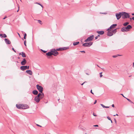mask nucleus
<instances>
[{
  "label": "nucleus",
  "instance_id": "38",
  "mask_svg": "<svg viewBox=\"0 0 134 134\" xmlns=\"http://www.w3.org/2000/svg\"><path fill=\"white\" fill-rule=\"evenodd\" d=\"M80 52H81V53H85V52L84 51H80Z\"/></svg>",
  "mask_w": 134,
  "mask_h": 134
},
{
  "label": "nucleus",
  "instance_id": "48",
  "mask_svg": "<svg viewBox=\"0 0 134 134\" xmlns=\"http://www.w3.org/2000/svg\"><path fill=\"white\" fill-rule=\"evenodd\" d=\"M114 121H115V123H116V119H114Z\"/></svg>",
  "mask_w": 134,
  "mask_h": 134
},
{
  "label": "nucleus",
  "instance_id": "46",
  "mask_svg": "<svg viewBox=\"0 0 134 134\" xmlns=\"http://www.w3.org/2000/svg\"><path fill=\"white\" fill-rule=\"evenodd\" d=\"M111 106L113 107H114V104H112V105H111Z\"/></svg>",
  "mask_w": 134,
  "mask_h": 134
},
{
  "label": "nucleus",
  "instance_id": "11",
  "mask_svg": "<svg viewBox=\"0 0 134 134\" xmlns=\"http://www.w3.org/2000/svg\"><path fill=\"white\" fill-rule=\"evenodd\" d=\"M52 50L54 51V52L53 53L52 55H53L55 56H56L59 54V53L57 52V51L55 49H52Z\"/></svg>",
  "mask_w": 134,
  "mask_h": 134
},
{
  "label": "nucleus",
  "instance_id": "45",
  "mask_svg": "<svg viewBox=\"0 0 134 134\" xmlns=\"http://www.w3.org/2000/svg\"><path fill=\"white\" fill-rule=\"evenodd\" d=\"M93 115L94 116H97V115H96V114H95L94 113H93Z\"/></svg>",
  "mask_w": 134,
  "mask_h": 134
},
{
  "label": "nucleus",
  "instance_id": "6",
  "mask_svg": "<svg viewBox=\"0 0 134 134\" xmlns=\"http://www.w3.org/2000/svg\"><path fill=\"white\" fill-rule=\"evenodd\" d=\"M92 42H90L88 43H83L82 44V46L85 47H89L92 45Z\"/></svg>",
  "mask_w": 134,
  "mask_h": 134
},
{
  "label": "nucleus",
  "instance_id": "32",
  "mask_svg": "<svg viewBox=\"0 0 134 134\" xmlns=\"http://www.w3.org/2000/svg\"><path fill=\"white\" fill-rule=\"evenodd\" d=\"M38 23L40 24H42V21L40 20H38Z\"/></svg>",
  "mask_w": 134,
  "mask_h": 134
},
{
  "label": "nucleus",
  "instance_id": "63",
  "mask_svg": "<svg viewBox=\"0 0 134 134\" xmlns=\"http://www.w3.org/2000/svg\"><path fill=\"white\" fill-rule=\"evenodd\" d=\"M18 35H19V36L20 37V34H19V33H18Z\"/></svg>",
  "mask_w": 134,
  "mask_h": 134
},
{
  "label": "nucleus",
  "instance_id": "15",
  "mask_svg": "<svg viewBox=\"0 0 134 134\" xmlns=\"http://www.w3.org/2000/svg\"><path fill=\"white\" fill-rule=\"evenodd\" d=\"M27 62V61L26 59L24 58H23V60L21 62V64L22 65H25Z\"/></svg>",
  "mask_w": 134,
  "mask_h": 134
},
{
  "label": "nucleus",
  "instance_id": "57",
  "mask_svg": "<svg viewBox=\"0 0 134 134\" xmlns=\"http://www.w3.org/2000/svg\"><path fill=\"white\" fill-rule=\"evenodd\" d=\"M19 55H21L22 54V53H19Z\"/></svg>",
  "mask_w": 134,
  "mask_h": 134
},
{
  "label": "nucleus",
  "instance_id": "37",
  "mask_svg": "<svg viewBox=\"0 0 134 134\" xmlns=\"http://www.w3.org/2000/svg\"><path fill=\"white\" fill-rule=\"evenodd\" d=\"M38 5H40L42 7V8H43V5H42L40 3H39L38 4Z\"/></svg>",
  "mask_w": 134,
  "mask_h": 134
},
{
  "label": "nucleus",
  "instance_id": "39",
  "mask_svg": "<svg viewBox=\"0 0 134 134\" xmlns=\"http://www.w3.org/2000/svg\"><path fill=\"white\" fill-rule=\"evenodd\" d=\"M12 49L14 51V52H15V53L16 52V51L15 50V49H14V48H12Z\"/></svg>",
  "mask_w": 134,
  "mask_h": 134
},
{
  "label": "nucleus",
  "instance_id": "7",
  "mask_svg": "<svg viewBox=\"0 0 134 134\" xmlns=\"http://www.w3.org/2000/svg\"><path fill=\"white\" fill-rule=\"evenodd\" d=\"M108 32L107 33V35L109 36H112L113 34L112 31H111V29L108 30V29L107 30Z\"/></svg>",
  "mask_w": 134,
  "mask_h": 134
},
{
  "label": "nucleus",
  "instance_id": "55",
  "mask_svg": "<svg viewBox=\"0 0 134 134\" xmlns=\"http://www.w3.org/2000/svg\"><path fill=\"white\" fill-rule=\"evenodd\" d=\"M133 66L134 68V63H133Z\"/></svg>",
  "mask_w": 134,
  "mask_h": 134
},
{
  "label": "nucleus",
  "instance_id": "50",
  "mask_svg": "<svg viewBox=\"0 0 134 134\" xmlns=\"http://www.w3.org/2000/svg\"><path fill=\"white\" fill-rule=\"evenodd\" d=\"M7 17V16H5L4 17V18H3V19H5Z\"/></svg>",
  "mask_w": 134,
  "mask_h": 134
},
{
  "label": "nucleus",
  "instance_id": "19",
  "mask_svg": "<svg viewBox=\"0 0 134 134\" xmlns=\"http://www.w3.org/2000/svg\"><path fill=\"white\" fill-rule=\"evenodd\" d=\"M0 37L1 38H6L7 37V35L5 34H0Z\"/></svg>",
  "mask_w": 134,
  "mask_h": 134
},
{
  "label": "nucleus",
  "instance_id": "18",
  "mask_svg": "<svg viewBox=\"0 0 134 134\" xmlns=\"http://www.w3.org/2000/svg\"><path fill=\"white\" fill-rule=\"evenodd\" d=\"M26 72L30 75H32V71L30 70H26Z\"/></svg>",
  "mask_w": 134,
  "mask_h": 134
},
{
  "label": "nucleus",
  "instance_id": "2",
  "mask_svg": "<svg viewBox=\"0 0 134 134\" xmlns=\"http://www.w3.org/2000/svg\"><path fill=\"white\" fill-rule=\"evenodd\" d=\"M130 14L125 12H122V18L123 19L130 18Z\"/></svg>",
  "mask_w": 134,
  "mask_h": 134
},
{
  "label": "nucleus",
  "instance_id": "30",
  "mask_svg": "<svg viewBox=\"0 0 134 134\" xmlns=\"http://www.w3.org/2000/svg\"><path fill=\"white\" fill-rule=\"evenodd\" d=\"M126 98L127 99V100H128L129 102H130L131 103H133V102H132V101H131L130 99H129L128 98Z\"/></svg>",
  "mask_w": 134,
  "mask_h": 134
},
{
  "label": "nucleus",
  "instance_id": "64",
  "mask_svg": "<svg viewBox=\"0 0 134 134\" xmlns=\"http://www.w3.org/2000/svg\"><path fill=\"white\" fill-rule=\"evenodd\" d=\"M18 59H20V57H18Z\"/></svg>",
  "mask_w": 134,
  "mask_h": 134
},
{
  "label": "nucleus",
  "instance_id": "42",
  "mask_svg": "<svg viewBox=\"0 0 134 134\" xmlns=\"http://www.w3.org/2000/svg\"><path fill=\"white\" fill-rule=\"evenodd\" d=\"M97 101L96 100H95L94 102V104H96V103H97Z\"/></svg>",
  "mask_w": 134,
  "mask_h": 134
},
{
  "label": "nucleus",
  "instance_id": "26",
  "mask_svg": "<svg viewBox=\"0 0 134 134\" xmlns=\"http://www.w3.org/2000/svg\"><path fill=\"white\" fill-rule=\"evenodd\" d=\"M102 106V107L103 108H109V106H106L102 104H100Z\"/></svg>",
  "mask_w": 134,
  "mask_h": 134
},
{
  "label": "nucleus",
  "instance_id": "62",
  "mask_svg": "<svg viewBox=\"0 0 134 134\" xmlns=\"http://www.w3.org/2000/svg\"><path fill=\"white\" fill-rule=\"evenodd\" d=\"M47 103V102H44V103Z\"/></svg>",
  "mask_w": 134,
  "mask_h": 134
},
{
  "label": "nucleus",
  "instance_id": "52",
  "mask_svg": "<svg viewBox=\"0 0 134 134\" xmlns=\"http://www.w3.org/2000/svg\"><path fill=\"white\" fill-rule=\"evenodd\" d=\"M121 95H122V96H123L125 98H126V97H125L124 96V95H123V94H121Z\"/></svg>",
  "mask_w": 134,
  "mask_h": 134
},
{
  "label": "nucleus",
  "instance_id": "28",
  "mask_svg": "<svg viewBox=\"0 0 134 134\" xmlns=\"http://www.w3.org/2000/svg\"><path fill=\"white\" fill-rule=\"evenodd\" d=\"M57 51H62V48H59L55 49Z\"/></svg>",
  "mask_w": 134,
  "mask_h": 134
},
{
  "label": "nucleus",
  "instance_id": "49",
  "mask_svg": "<svg viewBox=\"0 0 134 134\" xmlns=\"http://www.w3.org/2000/svg\"><path fill=\"white\" fill-rule=\"evenodd\" d=\"M18 10L17 11V12H18L19 11V6H18Z\"/></svg>",
  "mask_w": 134,
  "mask_h": 134
},
{
  "label": "nucleus",
  "instance_id": "20",
  "mask_svg": "<svg viewBox=\"0 0 134 134\" xmlns=\"http://www.w3.org/2000/svg\"><path fill=\"white\" fill-rule=\"evenodd\" d=\"M22 104H16V107L18 109H22Z\"/></svg>",
  "mask_w": 134,
  "mask_h": 134
},
{
  "label": "nucleus",
  "instance_id": "4",
  "mask_svg": "<svg viewBox=\"0 0 134 134\" xmlns=\"http://www.w3.org/2000/svg\"><path fill=\"white\" fill-rule=\"evenodd\" d=\"M36 87L39 92L40 93H42V92L43 90V88L42 86H40L38 84H37L36 85Z\"/></svg>",
  "mask_w": 134,
  "mask_h": 134
},
{
  "label": "nucleus",
  "instance_id": "36",
  "mask_svg": "<svg viewBox=\"0 0 134 134\" xmlns=\"http://www.w3.org/2000/svg\"><path fill=\"white\" fill-rule=\"evenodd\" d=\"M107 118L109 120H111V118L109 116H108L107 117Z\"/></svg>",
  "mask_w": 134,
  "mask_h": 134
},
{
  "label": "nucleus",
  "instance_id": "31",
  "mask_svg": "<svg viewBox=\"0 0 134 134\" xmlns=\"http://www.w3.org/2000/svg\"><path fill=\"white\" fill-rule=\"evenodd\" d=\"M26 40H25L24 41V44L25 46H26Z\"/></svg>",
  "mask_w": 134,
  "mask_h": 134
},
{
  "label": "nucleus",
  "instance_id": "5",
  "mask_svg": "<svg viewBox=\"0 0 134 134\" xmlns=\"http://www.w3.org/2000/svg\"><path fill=\"white\" fill-rule=\"evenodd\" d=\"M115 15L117 19L118 20H119L121 18V16H122V12L116 13Z\"/></svg>",
  "mask_w": 134,
  "mask_h": 134
},
{
  "label": "nucleus",
  "instance_id": "51",
  "mask_svg": "<svg viewBox=\"0 0 134 134\" xmlns=\"http://www.w3.org/2000/svg\"><path fill=\"white\" fill-rule=\"evenodd\" d=\"M39 3H38V2H36L35 3L36 4H38Z\"/></svg>",
  "mask_w": 134,
  "mask_h": 134
},
{
  "label": "nucleus",
  "instance_id": "23",
  "mask_svg": "<svg viewBox=\"0 0 134 134\" xmlns=\"http://www.w3.org/2000/svg\"><path fill=\"white\" fill-rule=\"evenodd\" d=\"M22 57L23 58H25L26 57V55L25 53L24 52H22Z\"/></svg>",
  "mask_w": 134,
  "mask_h": 134
},
{
  "label": "nucleus",
  "instance_id": "14",
  "mask_svg": "<svg viewBox=\"0 0 134 134\" xmlns=\"http://www.w3.org/2000/svg\"><path fill=\"white\" fill-rule=\"evenodd\" d=\"M117 26L116 24H114L111 25L109 28H108V30L111 29H112L115 28L116 27V26Z\"/></svg>",
  "mask_w": 134,
  "mask_h": 134
},
{
  "label": "nucleus",
  "instance_id": "9",
  "mask_svg": "<svg viewBox=\"0 0 134 134\" xmlns=\"http://www.w3.org/2000/svg\"><path fill=\"white\" fill-rule=\"evenodd\" d=\"M54 51H53L52 49H51L50 51L48 52L46 54V55L47 56H50L52 55L53 53L54 52Z\"/></svg>",
  "mask_w": 134,
  "mask_h": 134
},
{
  "label": "nucleus",
  "instance_id": "21",
  "mask_svg": "<svg viewBox=\"0 0 134 134\" xmlns=\"http://www.w3.org/2000/svg\"><path fill=\"white\" fill-rule=\"evenodd\" d=\"M32 93L34 95H36L38 94V92L36 90H34L32 91Z\"/></svg>",
  "mask_w": 134,
  "mask_h": 134
},
{
  "label": "nucleus",
  "instance_id": "44",
  "mask_svg": "<svg viewBox=\"0 0 134 134\" xmlns=\"http://www.w3.org/2000/svg\"><path fill=\"white\" fill-rule=\"evenodd\" d=\"M86 82V81H85V82H84L83 83L81 84V85H83L84 83H85V82Z\"/></svg>",
  "mask_w": 134,
  "mask_h": 134
},
{
  "label": "nucleus",
  "instance_id": "59",
  "mask_svg": "<svg viewBox=\"0 0 134 134\" xmlns=\"http://www.w3.org/2000/svg\"><path fill=\"white\" fill-rule=\"evenodd\" d=\"M130 20H131L132 19V18H130Z\"/></svg>",
  "mask_w": 134,
  "mask_h": 134
},
{
  "label": "nucleus",
  "instance_id": "16",
  "mask_svg": "<svg viewBox=\"0 0 134 134\" xmlns=\"http://www.w3.org/2000/svg\"><path fill=\"white\" fill-rule=\"evenodd\" d=\"M4 40L5 43L7 44H9L11 43L10 41L8 39L5 38Z\"/></svg>",
  "mask_w": 134,
  "mask_h": 134
},
{
  "label": "nucleus",
  "instance_id": "29",
  "mask_svg": "<svg viewBox=\"0 0 134 134\" xmlns=\"http://www.w3.org/2000/svg\"><path fill=\"white\" fill-rule=\"evenodd\" d=\"M27 34L26 33H25L24 34V39H26V38Z\"/></svg>",
  "mask_w": 134,
  "mask_h": 134
},
{
  "label": "nucleus",
  "instance_id": "54",
  "mask_svg": "<svg viewBox=\"0 0 134 134\" xmlns=\"http://www.w3.org/2000/svg\"><path fill=\"white\" fill-rule=\"evenodd\" d=\"M117 57H118V56H121V55H119V54H117Z\"/></svg>",
  "mask_w": 134,
  "mask_h": 134
},
{
  "label": "nucleus",
  "instance_id": "8",
  "mask_svg": "<svg viewBox=\"0 0 134 134\" xmlns=\"http://www.w3.org/2000/svg\"><path fill=\"white\" fill-rule=\"evenodd\" d=\"M29 66H22L20 67V69L23 71H24L27 69H29Z\"/></svg>",
  "mask_w": 134,
  "mask_h": 134
},
{
  "label": "nucleus",
  "instance_id": "27",
  "mask_svg": "<svg viewBox=\"0 0 134 134\" xmlns=\"http://www.w3.org/2000/svg\"><path fill=\"white\" fill-rule=\"evenodd\" d=\"M129 24V23L128 22H126L124 23L123 24V25L125 26H126L128 24Z\"/></svg>",
  "mask_w": 134,
  "mask_h": 134
},
{
  "label": "nucleus",
  "instance_id": "3",
  "mask_svg": "<svg viewBox=\"0 0 134 134\" xmlns=\"http://www.w3.org/2000/svg\"><path fill=\"white\" fill-rule=\"evenodd\" d=\"M94 36L93 35H91L89 37H88L85 40L84 42H88L91 41L94 38Z\"/></svg>",
  "mask_w": 134,
  "mask_h": 134
},
{
  "label": "nucleus",
  "instance_id": "1",
  "mask_svg": "<svg viewBox=\"0 0 134 134\" xmlns=\"http://www.w3.org/2000/svg\"><path fill=\"white\" fill-rule=\"evenodd\" d=\"M132 28V26L130 25H128L127 27H124L121 29V31L122 32H127L129 31V30Z\"/></svg>",
  "mask_w": 134,
  "mask_h": 134
},
{
  "label": "nucleus",
  "instance_id": "34",
  "mask_svg": "<svg viewBox=\"0 0 134 134\" xmlns=\"http://www.w3.org/2000/svg\"><path fill=\"white\" fill-rule=\"evenodd\" d=\"M113 58H116L117 57V55H113L112 56Z\"/></svg>",
  "mask_w": 134,
  "mask_h": 134
},
{
  "label": "nucleus",
  "instance_id": "41",
  "mask_svg": "<svg viewBox=\"0 0 134 134\" xmlns=\"http://www.w3.org/2000/svg\"><path fill=\"white\" fill-rule=\"evenodd\" d=\"M90 92L93 94H94V93L92 92V90H91L90 91Z\"/></svg>",
  "mask_w": 134,
  "mask_h": 134
},
{
  "label": "nucleus",
  "instance_id": "17",
  "mask_svg": "<svg viewBox=\"0 0 134 134\" xmlns=\"http://www.w3.org/2000/svg\"><path fill=\"white\" fill-rule=\"evenodd\" d=\"M96 32L99 34L101 35H103L104 33V31H97Z\"/></svg>",
  "mask_w": 134,
  "mask_h": 134
},
{
  "label": "nucleus",
  "instance_id": "53",
  "mask_svg": "<svg viewBox=\"0 0 134 134\" xmlns=\"http://www.w3.org/2000/svg\"><path fill=\"white\" fill-rule=\"evenodd\" d=\"M132 19L133 20H134V16H133L132 17Z\"/></svg>",
  "mask_w": 134,
  "mask_h": 134
},
{
  "label": "nucleus",
  "instance_id": "56",
  "mask_svg": "<svg viewBox=\"0 0 134 134\" xmlns=\"http://www.w3.org/2000/svg\"><path fill=\"white\" fill-rule=\"evenodd\" d=\"M132 15L134 16V13H132Z\"/></svg>",
  "mask_w": 134,
  "mask_h": 134
},
{
  "label": "nucleus",
  "instance_id": "40",
  "mask_svg": "<svg viewBox=\"0 0 134 134\" xmlns=\"http://www.w3.org/2000/svg\"><path fill=\"white\" fill-rule=\"evenodd\" d=\"M36 125L37 126H39V127H42V126L38 125V124H36Z\"/></svg>",
  "mask_w": 134,
  "mask_h": 134
},
{
  "label": "nucleus",
  "instance_id": "43",
  "mask_svg": "<svg viewBox=\"0 0 134 134\" xmlns=\"http://www.w3.org/2000/svg\"><path fill=\"white\" fill-rule=\"evenodd\" d=\"M93 126H94V127H98V125H93Z\"/></svg>",
  "mask_w": 134,
  "mask_h": 134
},
{
  "label": "nucleus",
  "instance_id": "22",
  "mask_svg": "<svg viewBox=\"0 0 134 134\" xmlns=\"http://www.w3.org/2000/svg\"><path fill=\"white\" fill-rule=\"evenodd\" d=\"M69 47H62V51H63L64 50H66V49H68L69 48Z\"/></svg>",
  "mask_w": 134,
  "mask_h": 134
},
{
  "label": "nucleus",
  "instance_id": "58",
  "mask_svg": "<svg viewBox=\"0 0 134 134\" xmlns=\"http://www.w3.org/2000/svg\"><path fill=\"white\" fill-rule=\"evenodd\" d=\"M110 121H111V123H113V122L112 121V120H110Z\"/></svg>",
  "mask_w": 134,
  "mask_h": 134
},
{
  "label": "nucleus",
  "instance_id": "33",
  "mask_svg": "<svg viewBox=\"0 0 134 134\" xmlns=\"http://www.w3.org/2000/svg\"><path fill=\"white\" fill-rule=\"evenodd\" d=\"M102 72H100V77H102L103 76V75L102 74Z\"/></svg>",
  "mask_w": 134,
  "mask_h": 134
},
{
  "label": "nucleus",
  "instance_id": "61",
  "mask_svg": "<svg viewBox=\"0 0 134 134\" xmlns=\"http://www.w3.org/2000/svg\"><path fill=\"white\" fill-rule=\"evenodd\" d=\"M116 116V115H117V116H118V114H116V115H115Z\"/></svg>",
  "mask_w": 134,
  "mask_h": 134
},
{
  "label": "nucleus",
  "instance_id": "35",
  "mask_svg": "<svg viewBox=\"0 0 134 134\" xmlns=\"http://www.w3.org/2000/svg\"><path fill=\"white\" fill-rule=\"evenodd\" d=\"M41 50L44 53H46L47 52V51H44V50H42V49H41Z\"/></svg>",
  "mask_w": 134,
  "mask_h": 134
},
{
  "label": "nucleus",
  "instance_id": "47",
  "mask_svg": "<svg viewBox=\"0 0 134 134\" xmlns=\"http://www.w3.org/2000/svg\"><path fill=\"white\" fill-rule=\"evenodd\" d=\"M98 38V37L97 36H96L95 37V39L96 40Z\"/></svg>",
  "mask_w": 134,
  "mask_h": 134
},
{
  "label": "nucleus",
  "instance_id": "12",
  "mask_svg": "<svg viewBox=\"0 0 134 134\" xmlns=\"http://www.w3.org/2000/svg\"><path fill=\"white\" fill-rule=\"evenodd\" d=\"M38 97H40V99H42L44 97V94L42 92V93H39L37 96Z\"/></svg>",
  "mask_w": 134,
  "mask_h": 134
},
{
  "label": "nucleus",
  "instance_id": "25",
  "mask_svg": "<svg viewBox=\"0 0 134 134\" xmlns=\"http://www.w3.org/2000/svg\"><path fill=\"white\" fill-rule=\"evenodd\" d=\"M117 29H115L114 30H112V32H113V34H115L117 32Z\"/></svg>",
  "mask_w": 134,
  "mask_h": 134
},
{
  "label": "nucleus",
  "instance_id": "60",
  "mask_svg": "<svg viewBox=\"0 0 134 134\" xmlns=\"http://www.w3.org/2000/svg\"><path fill=\"white\" fill-rule=\"evenodd\" d=\"M100 36V35H97V37H99V36Z\"/></svg>",
  "mask_w": 134,
  "mask_h": 134
},
{
  "label": "nucleus",
  "instance_id": "24",
  "mask_svg": "<svg viewBox=\"0 0 134 134\" xmlns=\"http://www.w3.org/2000/svg\"><path fill=\"white\" fill-rule=\"evenodd\" d=\"M79 43V42H74L73 43V45L74 46H75L78 45Z\"/></svg>",
  "mask_w": 134,
  "mask_h": 134
},
{
  "label": "nucleus",
  "instance_id": "10",
  "mask_svg": "<svg viewBox=\"0 0 134 134\" xmlns=\"http://www.w3.org/2000/svg\"><path fill=\"white\" fill-rule=\"evenodd\" d=\"M22 109H26L29 108V107L26 104H22Z\"/></svg>",
  "mask_w": 134,
  "mask_h": 134
},
{
  "label": "nucleus",
  "instance_id": "13",
  "mask_svg": "<svg viewBox=\"0 0 134 134\" xmlns=\"http://www.w3.org/2000/svg\"><path fill=\"white\" fill-rule=\"evenodd\" d=\"M40 97L37 96L35 97L34 98V100L37 102L38 103L40 101Z\"/></svg>",
  "mask_w": 134,
  "mask_h": 134
}]
</instances>
